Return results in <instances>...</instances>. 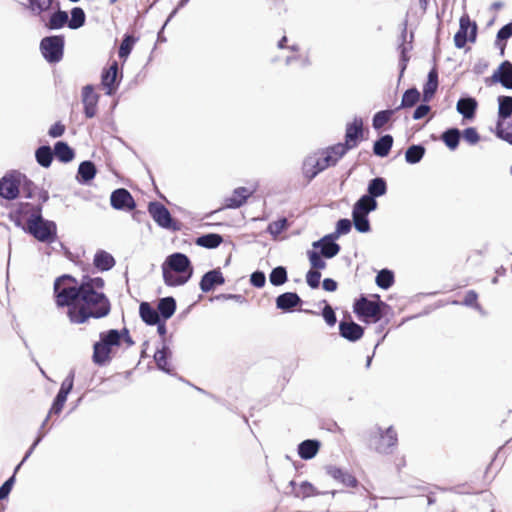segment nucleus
Here are the masks:
<instances>
[{
    "label": "nucleus",
    "instance_id": "obj_48",
    "mask_svg": "<svg viewBox=\"0 0 512 512\" xmlns=\"http://www.w3.org/2000/svg\"><path fill=\"white\" fill-rule=\"evenodd\" d=\"M425 153L426 148L423 144H412L405 151V161L410 165L418 164Z\"/></svg>",
    "mask_w": 512,
    "mask_h": 512
},
{
    "label": "nucleus",
    "instance_id": "obj_12",
    "mask_svg": "<svg viewBox=\"0 0 512 512\" xmlns=\"http://www.w3.org/2000/svg\"><path fill=\"white\" fill-rule=\"evenodd\" d=\"M123 79V72L119 71L117 61H113L109 67H104L100 75V86L105 91V95L114 96Z\"/></svg>",
    "mask_w": 512,
    "mask_h": 512
},
{
    "label": "nucleus",
    "instance_id": "obj_28",
    "mask_svg": "<svg viewBox=\"0 0 512 512\" xmlns=\"http://www.w3.org/2000/svg\"><path fill=\"white\" fill-rule=\"evenodd\" d=\"M439 86L438 67L433 65L427 74V80L423 85V101L429 102L435 96Z\"/></svg>",
    "mask_w": 512,
    "mask_h": 512
},
{
    "label": "nucleus",
    "instance_id": "obj_15",
    "mask_svg": "<svg viewBox=\"0 0 512 512\" xmlns=\"http://www.w3.org/2000/svg\"><path fill=\"white\" fill-rule=\"evenodd\" d=\"M21 172L15 169L7 171L0 178V198L7 201H14L19 198V178Z\"/></svg>",
    "mask_w": 512,
    "mask_h": 512
},
{
    "label": "nucleus",
    "instance_id": "obj_2",
    "mask_svg": "<svg viewBox=\"0 0 512 512\" xmlns=\"http://www.w3.org/2000/svg\"><path fill=\"white\" fill-rule=\"evenodd\" d=\"M87 281L80 295L75 310L70 309L69 321L73 324H85L90 319H102L109 315L111 303L107 295L101 290L105 280L100 277H91Z\"/></svg>",
    "mask_w": 512,
    "mask_h": 512
},
{
    "label": "nucleus",
    "instance_id": "obj_40",
    "mask_svg": "<svg viewBox=\"0 0 512 512\" xmlns=\"http://www.w3.org/2000/svg\"><path fill=\"white\" fill-rule=\"evenodd\" d=\"M387 191L388 185L386 179L381 176H377L368 181L366 193L364 195L379 198L386 195Z\"/></svg>",
    "mask_w": 512,
    "mask_h": 512
},
{
    "label": "nucleus",
    "instance_id": "obj_5",
    "mask_svg": "<svg viewBox=\"0 0 512 512\" xmlns=\"http://www.w3.org/2000/svg\"><path fill=\"white\" fill-rule=\"evenodd\" d=\"M392 308L377 295V301H370L365 294L354 300L353 313L363 323H377L386 317Z\"/></svg>",
    "mask_w": 512,
    "mask_h": 512
},
{
    "label": "nucleus",
    "instance_id": "obj_18",
    "mask_svg": "<svg viewBox=\"0 0 512 512\" xmlns=\"http://www.w3.org/2000/svg\"><path fill=\"white\" fill-rule=\"evenodd\" d=\"M254 190L250 191L248 188L241 186L233 190L232 195L224 199V204L219 209L205 215V218L211 217L213 214L223 209H238L242 207L248 199L253 195Z\"/></svg>",
    "mask_w": 512,
    "mask_h": 512
},
{
    "label": "nucleus",
    "instance_id": "obj_11",
    "mask_svg": "<svg viewBox=\"0 0 512 512\" xmlns=\"http://www.w3.org/2000/svg\"><path fill=\"white\" fill-rule=\"evenodd\" d=\"M478 35V25L468 14H463L459 20V29L454 35V45L458 49L466 46L467 42L475 43Z\"/></svg>",
    "mask_w": 512,
    "mask_h": 512
},
{
    "label": "nucleus",
    "instance_id": "obj_20",
    "mask_svg": "<svg viewBox=\"0 0 512 512\" xmlns=\"http://www.w3.org/2000/svg\"><path fill=\"white\" fill-rule=\"evenodd\" d=\"M485 82L488 86L500 83L502 87L512 90V62L504 60Z\"/></svg>",
    "mask_w": 512,
    "mask_h": 512
},
{
    "label": "nucleus",
    "instance_id": "obj_35",
    "mask_svg": "<svg viewBox=\"0 0 512 512\" xmlns=\"http://www.w3.org/2000/svg\"><path fill=\"white\" fill-rule=\"evenodd\" d=\"M348 151L350 150L342 142H339L319 150V154L324 157H330V166L333 167L348 153Z\"/></svg>",
    "mask_w": 512,
    "mask_h": 512
},
{
    "label": "nucleus",
    "instance_id": "obj_34",
    "mask_svg": "<svg viewBox=\"0 0 512 512\" xmlns=\"http://www.w3.org/2000/svg\"><path fill=\"white\" fill-rule=\"evenodd\" d=\"M394 139L391 134H383L373 143V154L377 157H387L393 147Z\"/></svg>",
    "mask_w": 512,
    "mask_h": 512
},
{
    "label": "nucleus",
    "instance_id": "obj_25",
    "mask_svg": "<svg viewBox=\"0 0 512 512\" xmlns=\"http://www.w3.org/2000/svg\"><path fill=\"white\" fill-rule=\"evenodd\" d=\"M97 167L92 160H84L80 162L75 179L80 185L89 186L97 175Z\"/></svg>",
    "mask_w": 512,
    "mask_h": 512
},
{
    "label": "nucleus",
    "instance_id": "obj_17",
    "mask_svg": "<svg viewBox=\"0 0 512 512\" xmlns=\"http://www.w3.org/2000/svg\"><path fill=\"white\" fill-rule=\"evenodd\" d=\"M110 205L114 210L131 212L136 209L137 203L128 189L117 188L110 194Z\"/></svg>",
    "mask_w": 512,
    "mask_h": 512
},
{
    "label": "nucleus",
    "instance_id": "obj_44",
    "mask_svg": "<svg viewBox=\"0 0 512 512\" xmlns=\"http://www.w3.org/2000/svg\"><path fill=\"white\" fill-rule=\"evenodd\" d=\"M512 37V20L503 25L496 34L495 46L500 55L504 56L507 41Z\"/></svg>",
    "mask_w": 512,
    "mask_h": 512
},
{
    "label": "nucleus",
    "instance_id": "obj_33",
    "mask_svg": "<svg viewBox=\"0 0 512 512\" xmlns=\"http://www.w3.org/2000/svg\"><path fill=\"white\" fill-rule=\"evenodd\" d=\"M57 10L50 12L46 27L49 30H59L68 27V12L60 8V3H56Z\"/></svg>",
    "mask_w": 512,
    "mask_h": 512
},
{
    "label": "nucleus",
    "instance_id": "obj_26",
    "mask_svg": "<svg viewBox=\"0 0 512 512\" xmlns=\"http://www.w3.org/2000/svg\"><path fill=\"white\" fill-rule=\"evenodd\" d=\"M325 470L327 475L346 487H356L359 484L357 478L354 475L341 467L327 465Z\"/></svg>",
    "mask_w": 512,
    "mask_h": 512
},
{
    "label": "nucleus",
    "instance_id": "obj_59",
    "mask_svg": "<svg viewBox=\"0 0 512 512\" xmlns=\"http://www.w3.org/2000/svg\"><path fill=\"white\" fill-rule=\"evenodd\" d=\"M217 287L212 270L205 272L199 282V288L203 293H209Z\"/></svg>",
    "mask_w": 512,
    "mask_h": 512
},
{
    "label": "nucleus",
    "instance_id": "obj_4",
    "mask_svg": "<svg viewBox=\"0 0 512 512\" xmlns=\"http://www.w3.org/2000/svg\"><path fill=\"white\" fill-rule=\"evenodd\" d=\"M161 269L163 281L168 287L185 285L194 273L190 258L182 252L168 255L162 263Z\"/></svg>",
    "mask_w": 512,
    "mask_h": 512
},
{
    "label": "nucleus",
    "instance_id": "obj_9",
    "mask_svg": "<svg viewBox=\"0 0 512 512\" xmlns=\"http://www.w3.org/2000/svg\"><path fill=\"white\" fill-rule=\"evenodd\" d=\"M148 213L154 222L162 229L172 232L180 231L182 223L173 218L169 209L158 201H150L147 206Z\"/></svg>",
    "mask_w": 512,
    "mask_h": 512
},
{
    "label": "nucleus",
    "instance_id": "obj_52",
    "mask_svg": "<svg viewBox=\"0 0 512 512\" xmlns=\"http://www.w3.org/2000/svg\"><path fill=\"white\" fill-rule=\"evenodd\" d=\"M137 40L138 38L134 37L133 35L125 33L118 48V57L125 61L131 54Z\"/></svg>",
    "mask_w": 512,
    "mask_h": 512
},
{
    "label": "nucleus",
    "instance_id": "obj_14",
    "mask_svg": "<svg viewBox=\"0 0 512 512\" xmlns=\"http://www.w3.org/2000/svg\"><path fill=\"white\" fill-rule=\"evenodd\" d=\"M407 24L408 21L405 19L402 23V29L399 36V44L397 46V50L399 52V61H398V68H399V76L398 81L401 80V78L404 76V73L407 69L408 63L410 61L409 52L413 49V40H414V32H410V40L407 42Z\"/></svg>",
    "mask_w": 512,
    "mask_h": 512
},
{
    "label": "nucleus",
    "instance_id": "obj_7",
    "mask_svg": "<svg viewBox=\"0 0 512 512\" xmlns=\"http://www.w3.org/2000/svg\"><path fill=\"white\" fill-rule=\"evenodd\" d=\"M398 444V436L393 426L382 429L380 426L375 427V431L370 433L369 447L373 448L377 453L388 455Z\"/></svg>",
    "mask_w": 512,
    "mask_h": 512
},
{
    "label": "nucleus",
    "instance_id": "obj_50",
    "mask_svg": "<svg viewBox=\"0 0 512 512\" xmlns=\"http://www.w3.org/2000/svg\"><path fill=\"white\" fill-rule=\"evenodd\" d=\"M322 302L325 304V306L322 309L321 313H318V312H316L314 310H310V309H300L299 311L304 312L306 314H310V315L321 314L325 323L328 326L333 327L337 323L336 313H335L334 309L327 303L326 300H323Z\"/></svg>",
    "mask_w": 512,
    "mask_h": 512
},
{
    "label": "nucleus",
    "instance_id": "obj_21",
    "mask_svg": "<svg viewBox=\"0 0 512 512\" xmlns=\"http://www.w3.org/2000/svg\"><path fill=\"white\" fill-rule=\"evenodd\" d=\"M351 222L354 229L361 234L369 233L372 230L369 213L362 208L360 203L355 202L352 206Z\"/></svg>",
    "mask_w": 512,
    "mask_h": 512
},
{
    "label": "nucleus",
    "instance_id": "obj_58",
    "mask_svg": "<svg viewBox=\"0 0 512 512\" xmlns=\"http://www.w3.org/2000/svg\"><path fill=\"white\" fill-rule=\"evenodd\" d=\"M289 228L288 220L285 217H280L275 221L268 224L266 231L276 237Z\"/></svg>",
    "mask_w": 512,
    "mask_h": 512
},
{
    "label": "nucleus",
    "instance_id": "obj_37",
    "mask_svg": "<svg viewBox=\"0 0 512 512\" xmlns=\"http://www.w3.org/2000/svg\"><path fill=\"white\" fill-rule=\"evenodd\" d=\"M336 493H338L337 490L332 491H319L311 482L308 480L302 481L299 485L298 491L293 492L294 496L296 498H309L312 496H318V495H325V494H331L332 496H335Z\"/></svg>",
    "mask_w": 512,
    "mask_h": 512
},
{
    "label": "nucleus",
    "instance_id": "obj_10",
    "mask_svg": "<svg viewBox=\"0 0 512 512\" xmlns=\"http://www.w3.org/2000/svg\"><path fill=\"white\" fill-rule=\"evenodd\" d=\"M329 160H331L330 157H324L319 154V151L304 158L301 171L307 184L315 179L321 172L331 167V161Z\"/></svg>",
    "mask_w": 512,
    "mask_h": 512
},
{
    "label": "nucleus",
    "instance_id": "obj_8",
    "mask_svg": "<svg viewBox=\"0 0 512 512\" xmlns=\"http://www.w3.org/2000/svg\"><path fill=\"white\" fill-rule=\"evenodd\" d=\"M39 49L47 63L57 64L64 57L65 36L63 34L45 36L40 40Z\"/></svg>",
    "mask_w": 512,
    "mask_h": 512
},
{
    "label": "nucleus",
    "instance_id": "obj_61",
    "mask_svg": "<svg viewBox=\"0 0 512 512\" xmlns=\"http://www.w3.org/2000/svg\"><path fill=\"white\" fill-rule=\"evenodd\" d=\"M357 203H360L362 208L365 211H368L370 214L371 212H374L378 209V201L377 197H371L367 195H361L357 200Z\"/></svg>",
    "mask_w": 512,
    "mask_h": 512
},
{
    "label": "nucleus",
    "instance_id": "obj_64",
    "mask_svg": "<svg viewBox=\"0 0 512 512\" xmlns=\"http://www.w3.org/2000/svg\"><path fill=\"white\" fill-rule=\"evenodd\" d=\"M250 284L255 288H263L266 284V275L261 270H256L250 275Z\"/></svg>",
    "mask_w": 512,
    "mask_h": 512
},
{
    "label": "nucleus",
    "instance_id": "obj_45",
    "mask_svg": "<svg viewBox=\"0 0 512 512\" xmlns=\"http://www.w3.org/2000/svg\"><path fill=\"white\" fill-rule=\"evenodd\" d=\"M23 5L33 16H41L51 10L53 0H27V4Z\"/></svg>",
    "mask_w": 512,
    "mask_h": 512
},
{
    "label": "nucleus",
    "instance_id": "obj_53",
    "mask_svg": "<svg viewBox=\"0 0 512 512\" xmlns=\"http://www.w3.org/2000/svg\"><path fill=\"white\" fill-rule=\"evenodd\" d=\"M153 359L158 370L170 376L178 377V375L174 372V368L172 367L170 362L172 357L163 355L160 352H155L153 355Z\"/></svg>",
    "mask_w": 512,
    "mask_h": 512
},
{
    "label": "nucleus",
    "instance_id": "obj_39",
    "mask_svg": "<svg viewBox=\"0 0 512 512\" xmlns=\"http://www.w3.org/2000/svg\"><path fill=\"white\" fill-rule=\"evenodd\" d=\"M139 316L147 326H154L161 320L157 308L155 309L146 301L141 302L139 305Z\"/></svg>",
    "mask_w": 512,
    "mask_h": 512
},
{
    "label": "nucleus",
    "instance_id": "obj_1",
    "mask_svg": "<svg viewBox=\"0 0 512 512\" xmlns=\"http://www.w3.org/2000/svg\"><path fill=\"white\" fill-rule=\"evenodd\" d=\"M49 192L38 190V203L19 201L8 213V218L25 234L44 244L55 243L58 239L55 221L43 217V206L49 200Z\"/></svg>",
    "mask_w": 512,
    "mask_h": 512
},
{
    "label": "nucleus",
    "instance_id": "obj_30",
    "mask_svg": "<svg viewBox=\"0 0 512 512\" xmlns=\"http://www.w3.org/2000/svg\"><path fill=\"white\" fill-rule=\"evenodd\" d=\"M321 441L318 439H305L297 446V453L302 460H311L319 452Z\"/></svg>",
    "mask_w": 512,
    "mask_h": 512
},
{
    "label": "nucleus",
    "instance_id": "obj_41",
    "mask_svg": "<svg viewBox=\"0 0 512 512\" xmlns=\"http://www.w3.org/2000/svg\"><path fill=\"white\" fill-rule=\"evenodd\" d=\"M224 241L223 236L219 233L209 232L198 236L195 239V244L205 249H216Z\"/></svg>",
    "mask_w": 512,
    "mask_h": 512
},
{
    "label": "nucleus",
    "instance_id": "obj_36",
    "mask_svg": "<svg viewBox=\"0 0 512 512\" xmlns=\"http://www.w3.org/2000/svg\"><path fill=\"white\" fill-rule=\"evenodd\" d=\"M348 151L350 150L342 142H339L319 150V154L324 157H330V166L333 167L348 153Z\"/></svg>",
    "mask_w": 512,
    "mask_h": 512
},
{
    "label": "nucleus",
    "instance_id": "obj_56",
    "mask_svg": "<svg viewBox=\"0 0 512 512\" xmlns=\"http://www.w3.org/2000/svg\"><path fill=\"white\" fill-rule=\"evenodd\" d=\"M307 258L310 263L311 269H314V271H321L326 268V261L325 257L320 254L317 250H315L313 247L312 249L307 251Z\"/></svg>",
    "mask_w": 512,
    "mask_h": 512
},
{
    "label": "nucleus",
    "instance_id": "obj_47",
    "mask_svg": "<svg viewBox=\"0 0 512 512\" xmlns=\"http://www.w3.org/2000/svg\"><path fill=\"white\" fill-rule=\"evenodd\" d=\"M420 99L419 90L413 86L406 89L402 95L401 103L399 106L395 107V109L400 111L401 109L411 108L416 105V103Z\"/></svg>",
    "mask_w": 512,
    "mask_h": 512
},
{
    "label": "nucleus",
    "instance_id": "obj_51",
    "mask_svg": "<svg viewBox=\"0 0 512 512\" xmlns=\"http://www.w3.org/2000/svg\"><path fill=\"white\" fill-rule=\"evenodd\" d=\"M375 283L379 288L388 290L395 283L394 272L388 268L381 269L375 277Z\"/></svg>",
    "mask_w": 512,
    "mask_h": 512
},
{
    "label": "nucleus",
    "instance_id": "obj_63",
    "mask_svg": "<svg viewBox=\"0 0 512 512\" xmlns=\"http://www.w3.org/2000/svg\"><path fill=\"white\" fill-rule=\"evenodd\" d=\"M16 483V477L10 476L0 486V500H7Z\"/></svg>",
    "mask_w": 512,
    "mask_h": 512
},
{
    "label": "nucleus",
    "instance_id": "obj_22",
    "mask_svg": "<svg viewBox=\"0 0 512 512\" xmlns=\"http://www.w3.org/2000/svg\"><path fill=\"white\" fill-rule=\"evenodd\" d=\"M330 237V234H326L312 243V247L326 259L334 258L341 251V246L337 243V239Z\"/></svg>",
    "mask_w": 512,
    "mask_h": 512
},
{
    "label": "nucleus",
    "instance_id": "obj_55",
    "mask_svg": "<svg viewBox=\"0 0 512 512\" xmlns=\"http://www.w3.org/2000/svg\"><path fill=\"white\" fill-rule=\"evenodd\" d=\"M288 281V272L285 266L274 267L269 274V282L272 286L279 287Z\"/></svg>",
    "mask_w": 512,
    "mask_h": 512
},
{
    "label": "nucleus",
    "instance_id": "obj_19",
    "mask_svg": "<svg viewBox=\"0 0 512 512\" xmlns=\"http://www.w3.org/2000/svg\"><path fill=\"white\" fill-rule=\"evenodd\" d=\"M338 329L339 335L352 343L359 341L365 332L364 327L356 323L350 315H348V319L340 320Z\"/></svg>",
    "mask_w": 512,
    "mask_h": 512
},
{
    "label": "nucleus",
    "instance_id": "obj_54",
    "mask_svg": "<svg viewBox=\"0 0 512 512\" xmlns=\"http://www.w3.org/2000/svg\"><path fill=\"white\" fill-rule=\"evenodd\" d=\"M397 112L394 109H384L376 112L372 118V127L376 131H380L383 126L393 117V115Z\"/></svg>",
    "mask_w": 512,
    "mask_h": 512
},
{
    "label": "nucleus",
    "instance_id": "obj_38",
    "mask_svg": "<svg viewBox=\"0 0 512 512\" xmlns=\"http://www.w3.org/2000/svg\"><path fill=\"white\" fill-rule=\"evenodd\" d=\"M177 303L173 296L160 298L157 304V311L161 319L168 321L176 312Z\"/></svg>",
    "mask_w": 512,
    "mask_h": 512
},
{
    "label": "nucleus",
    "instance_id": "obj_6",
    "mask_svg": "<svg viewBox=\"0 0 512 512\" xmlns=\"http://www.w3.org/2000/svg\"><path fill=\"white\" fill-rule=\"evenodd\" d=\"M120 347L117 329H108L99 333V340L93 344L92 362L105 367L113 359V349Z\"/></svg>",
    "mask_w": 512,
    "mask_h": 512
},
{
    "label": "nucleus",
    "instance_id": "obj_60",
    "mask_svg": "<svg viewBox=\"0 0 512 512\" xmlns=\"http://www.w3.org/2000/svg\"><path fill=\"white\" fill-rule=\"evenodd\" d=\"M461 138L469 145H476L480 141L481 136L475 127L470 126L461 131Z\"/></svg>",
    "mask_w": 512,
    "mask_h": 512
},
{
    "label": "nucleus",
    "instance_id": "obj_46",
    "mask_svg": "<svg viewBox=\"0 0 512 512\" xmlns=\"http://www.w3.org/2000/svg\"><path fill=\"white\" fill-rule=\"evenodd\" d=\"M86 23V14L82 7L75 6L70 10V17L68 16V28L77 30L82 28Z\"/></svg>",
    "mask_w": 512,
    "mask_h": 512
},
{
    "label": "nucleus",
    "instance_id": "obj_16",
    "mask_svg": "<svg viewBox=\"0 0 512 512\" xmlns=\"http://www.w3.org/2000/svg\"><path fill=\"white\" fill-rule=\"evenodd\" d=\"M365 131L363 128V119L355 116L353 121L348 122L345 127L344 142L349 150L356 148L360 142L365 140Z\"/></svg>",
    "mask_w": 512,
    "mask_h": 512
},
{
    "label": "nucleus",
    "instance_id": "obj_27",
    "mask_svg": "<svg viewBox=\"0 0 512 512\" xmlns=\"http://www.w3.org/2000/svg\"><path fill=\"white\" fill-rule=\"evenodd\" d=\"M303 303V300L296 292H284L275 299L276 308L284 313H290L293 309Z\"/></svg>",
    "mask_w": 512,
    "mask_h": 512
},
{
    "label": "nucleus",
    "instance_id": "obj_49",
    "mask_svg": "<svg viewBox=\"0 0 512 512\" xmlns=\"http://www.w3.org/2000/svg\"><path fill=\"white\" fill-rule=\"evenodd\" d=\"M19 196L23 195L26 199H33L38 190V186L24 173L21 172L19 178Z\"/></svg>",
    "mask_w": 512,
    "mask_h": 512
},
{
    "label": "nucleus",
    "instance_id": "obj_57",
    "mask_svg": "<svg viewBox=\"0 0 512 512\" xmlns=\"http://www.w3.org/2000/svg\"><path fill=\"white\" fill-rule=\"evenodd\" d=\"M353 227V224L350 219L348 218H340L337 220L335 224V230L331 233L330 238L339 239L343 235H347Z\"/></svg>",
    "mask_w": 512,
    "mask_h": 512
},
{
    "label": "nucleus",
    "instance_id": "obj_3",
    "mask_svg": "<svg viewBox=\"0 0 512 512\" xmlns=\"http://www.w3.org/2000/svg\"><path fill=\"white\" fill-rule=\"evenodd\" d=\"M90 276L85 274L80 280H77L71 274H62L54 280L53 298L57 308H67V317L69 318L70 309L76 308L80 295Z\"/></svg>",
    "mask_w": 512,
    "mask_h": 512
},
{
    "label": "nucleus",
    "instance_id": "obj_43",
    "mask_svg": "<svg viewBox=\"0 0 512 512\" xmlns=\"http://www.w3.org/2000/svg\"><path fill=\"white\" fill-rule=\"evenodd\" d=\"M55 155L49 144L41 145L35 150V160L42 168H49Z\"/></svg>",
    "mask_w": 512,
    "mask_h": 512
},
{
    "label": "nucleus",
    "instance_id": "obj_32",
    "mask_svg": "<svg viewBox=\"0 0 512 512\" xmlns=\"http://www.w3.org/2000/svg\"><path fill=\"white\" fill-rule=\"evenodd\" d=\"M53 149L56 159L64 164L72 162L76 156L74 148L64 140L56 141Z\"/></svg>",
    "mask_w": 512,
    "mask_h": 512
},
{
    "label": "nucleus",
    "instance_id": "obj_24",
    "mask_svg": "<svg viewBox=\"0 0 512 512\" xmlns=\"http://www.w3.org/2000/svg\"><path fill=\"white\" fill-rule=\"evenodd\" d=\"M477 109L478 101L467 93L462 94L456 103V111L462 116L463 120H474Z\"/></svg>",
    "mask_w": 512,
    "mask_h": 512
},
{
    "label": "nucleus",
    "instance_id": "obj_42",
    "mask_svg": "<svg viewBox=\"0 0 512 512\" xmlns=\"http://www.w3.org/2000/svg\"><path fill=\"white\" fill-rule=\"evenodd\" d=\"M441 140L450 151H455L460 144L461 130L457 127H449L441 133Z\"/></svg>",
    "mask_w": 512,
    "mask_h": 512
},
{
    "label": "nucleus",
    "instance_id": "obj_23",
    "mask_svg": "<svg viewBox=\"0 0 512 512\" xmlns=\"http://www.w3.org/2000/svg\"><path fill=\"white\" fill-rule=\"evenodd\" d=\"M99 95L95 93L94 86L87 84L82 88L83 113L86 118L91 119L97 113Z\"/></svg>",
    "mask_w": 512,
    "mask_h": 512
},
{
    "label": "nucleus",
    "instance_id": "obj_13",
    "mask_svg": "<svg viewBox=\"0 0 512 512\" xmlns=\"http://www.w3.org/2000/svg\"><path fill=\"white\" fill-rule=\"evenodd\" d=\"M76 371L74 368L70 369L65 379L62 381L60 388L54 397L50 410L47 415H59L67 401L68 395L72 392L74 387Z\"/></svg>",
    "mask_w": 512,
    "mask_h": 512
},
{
    "label": "nucleus",
    "instance_id": "obj_29",
    "mask_svg": "<svg viewBox=\"0 0 512 512\" xmlns=\"http://www.w3.org/2000/svg\"><path fill=\"white\" fill-rule=\"evenodd\" d=\"M498 113L495 128L507 125L505 121L512 115V96L500 95L497 98Z\"/></svg>",
    "mask_w": 512,
    "mask_h": 512
},
{
    "label": "nucleus",
    "instance_id": "obj_62",
    "mask_svg": "<svg viewBox=\"0 0 512 512\" xmlns=\"http://www.w3.org/2000/svg\"><path fill=\"white\" fill-rule=\"evenodd\" d=\"M495 136L512 146V123H508L500 128H495Z\"/></svg>",
    "mask_w": 512,
    "mask_h": 512
},
{
    "label": "nucleus",
    "instance_id": "obj_31",
    "mask_svg": "<svg viewBox=\"0 0 512 512\" xmlns=\"http://www.w3.org/2000/svg\"><path fill=\"white\" fill-rule=\"evenodd\" d=\"M116 264L113 255L103 249H98L93 257L94 268L99 272H107Z\"/></svg>",
    "mask_w": 512,
    "mask_h": 512
}]
</instances>
